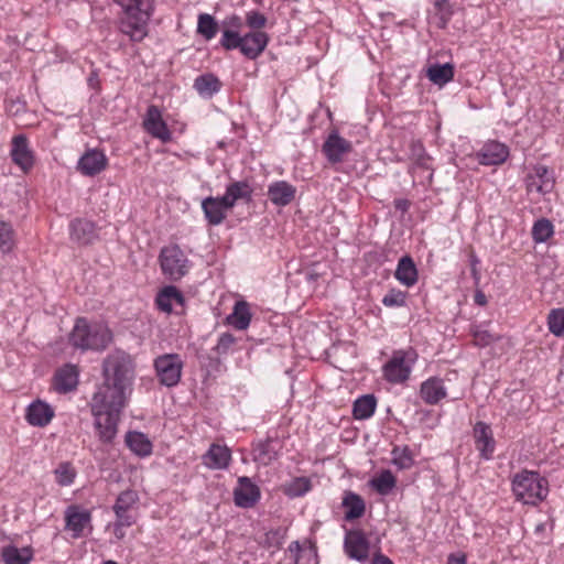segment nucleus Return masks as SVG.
Segmentation results:
<instances>
[{
	"instance_id": "nucleus-31",
	"label": "nucleus",
	"mask_w": 564,
	"mask_h": 564,
	"mask_svg": "<svg viewBox=\"0 0 564 564\" xmlns=\"http://www.w3.org/2000/svg\"><path fill=\"white\" fill-rule=\"evenodd\" d=\"M341 506L346 509V521L359 519L365 514L366 511V505L364 499L352 491H345Z\"/></svg>"
},
{
	"instance_id": "nucleus-10",
	"label": "nucleus",
	"mask_w": 564,
	"mask_h": 564,
	"mask_svg": "<svg viewBox=\"0 0 564 564\" xmlns=\"http://www.w3.org/2000/svg\"><path fill=\"white\" fill-rule=\"evenodd\" d=\"M527 189L529 193L536 192L539 194L551 193L554 188V175L545 165L538 164L525 178Z\"/></svg>"
},
{
	"instance_id": "nucleus-23",
	"label": "nucleus",
	"mask_w": 564,
	"mask_h": 564,
	"mask_svg": "<svg viewBox=\"0 0 564 564\" xmlns=\"http://www.w3.org/2000/svg\"><path fill=\"white\" fill-rule=\"evenodd\" d=\"M280 447V442L271 437L259 441L253 446V460L263 466H268L278 458Z\"/></svg>"
},
{
	"instance_id": "nucleus-33",
	"label": "nucleus",
	"mask_w": 564,
	"mask_h": 564,
	"mask_svg": "<svg viewBox=\"0 0 564 564\" xmlns=\"http://www.w3.org/2000/svg\"><path fill=\"white\" fill-rule=\"evenodd\" d=\"M251 321L250 306L246 301L236 302L231 314L227 316V323L238 330L249 327Z\"/></svg>"
},
{
	"instance_id": "nucleus-41",
	"label": "nucleus",
	"mask_w": 564,
	"mask_h": 564,
	"mask_svg": "<svg viewBox=\"0 0 564 564\" xmlns=\"http://www.w3.org/2000/svg\"><path fill=\"white\" fill-rule=\"evenodd\" d=\"M392 464L399 469H410L414 465V458L411 449L408 446L393 447L392 452Z\"/></svg>"
},
{
	"instance_id": "nucleus-19",
	"label": "nucleus",
	"mask_w": 564,
	"mask_h": 564,
	"mask_svg": "<svg viewBox=\"0 0 564 564\" xmlns=\"http://www.w3.org/2000/svg\"><path fill=\"white\" fill-rule=\"evenodd\" d=\"M509 150L503 143L489 141L479 150L477 159L481 165H499L507 160Z\"/></svg>"
},
{
	"instance_id": "nucleus-20",
	"label": "nucleus",
	"mask_w": 564,
	"mask_h": 564,
	"mask_svg": "<svg viewBox=\"0 0 564 564\" xmlns=\"http://www.w3.org/2000/svg\"><path fill=\"white\" fill-rule=\"evenodd\" d=\"M53 417V408L48 403L41 400L32 402L26 408L25 419L32 426L44 427L50 424Z\"/></svg>"
},
{
	"instance_id": "nucleus-7",
	"label": "nucleus",
	"mask_w": 564,
	"mask_h": 564,
	"mask_svg": "<svg viewBox=\"0 0 564 564\" xmlns=\"http://www.w3.org/2000/svg\"><path fill=\"white\" fill-rule=\"evenodd\" d=\"M159 260L163 274L172 281L181 280L188 272L189 261L177 245L163 247Z\"/></svg>"
},
{
	"instance_id": "nucleus-64",
	"label": "nucleus",
	"mask_w": 564,
	"mask_h": 564,
	"mask_svg": "<svg viewBox=\"0 0 564 564\" xmlns=\"http://www.w3.org/2000/svg\"><path fill=\"white\" fill-rule=\"evenodd\" d=\"M544 530H545V523H539V524H536V527H535V530H534V531H535V533H541V532H543Z\"/></svg>"
},
{
	"instance_id": "nucleus-12",
	"label": "nucleus",
	"mask_w": 564,
	"mask_h": 564,
	"mask_svg": "<svg viewBox=\"0 0 564 564\" xmlns=\"http://www.w3.org/2000/svg\"><path fill=\"white\" fill-rule=\"evenodd\" d=\"M91 522L89 510L82 509L79 506L72 505L65 510V529L72 532L74 539L82 538L84 530Z\"/></svg>"
},
{
	"instance_id": "nucleus-60",
	"label": "nucleus",
	"mask_w": 564,
	"mask_h": 564,
	"mask_svg": "<svg viewBox=\"0 0 564 564\" xmlns=\"http://www.w3.org/2000/svg\"><path fill=\"white\" fill-rule=\"evenodd\" d=\"M371 564H394L387 555L378 552L373 555Z\"/></svg>"
},
{
	"instance_id": "nucleus-59",
	"label": "nucleus",
	"mask_w": 564,
	"mask_h": 564,
	"mask_svg": "<svg viewBox=\"0 0 564 564\" xmlns=\"http://www.w3.org/2000/svg\"><path fill=\"white\" fill-rule=\"evenodd\" d=\"M393 204H394L395 209L400 210L401 213H406L411 205L410 202L404 198L394 199Z\"/></svg>"
},
{
	"instance_id": "nucleus-42",
	"label": "nucleus",
	"mask_w": 564,
	"mask_h": 564,
	"mask_svg": "<svg viewBox=\"0 0 564 564\" xmlns=\"http://www.w3.org/2000/svg\"><path fill=\"white\" fill-rule=\"evenodd\" d=\"M139 501V495L132 489L124 490L119 494L112 506L113 511L130 512L132 507Z\"/></svg>"
},
{
	"instance_id": "nucleus-55",
	"label": "nucleus",
	"mask_w": 564,
	"mask_h": 564,
	"mask_svg": "<svg viewBox=\"0 0 564 564\" xmlns=\"http://www.w3.org/2000/svg\"><path fill=\"white\" fill-rule=\"evenodd\" d=\"M434 6L436 10L441 13V20L443 25H445L452 15L451 3L448 0H435Z\"/></svg>"
},
{
	"instance_id": "nucleus-46",
	"label": "nucleus",
	"mask_w": 564,
	"mask_h": 564,
	"mask_svg": "<svg viewBox=\"0 0 564 564\" xmlns=\"http://www.w3.org/2000/svg\"><path fill=\"white\" fill-rule=\"evenodd\" d=\"M550 332L557 336H564V308L552 310L547 317Z\"/></svg>"
},
{
	"instance_id": "nucleus-6",
	"label": "nucleus",
	"mask_w": 564,
	"mask_h": 564,
	"mask_svg": "<svg viewBox=\"0 0 564 564\" xmlns=\"http://www.w3.org/2000/svg\"><path fill=\"white\" fill-rule=\"evenodd\" d=\"M416 359L417 354L412 348L395 350L391 359L383 366L386 379L391 383H403L409 379Z\"/></svg>"
},
{
	"instance_id": "nucleus-28",
	"label": "nucleus",
	"mask_w": 564,
	"mask_h": 564,
	"mask_svg": "<svg viewBox=\"0 0 564 564\" xmlns=\"http://www.w3.org/2000/svg\"><path fill=\"white\" fill-rule=\"evenodd\" d=\"M394 278L406 288H411L417 282V269L410 256H404L399 260Z\"/></svg>"
},
{
	"instance_id": "nucleus-48",
	"label": "nucleus",
	"mask_w": 564,
	"mask_h": 564,
	"mask_svg": "<svg viewBox=\"0 0 564 564\" xmlns=\"http://www.w3.org/2000/svg\"><path fill=\"white\" fill-rule=\"evenodd\" d=\"M311 490V481L305 477H297L293 479L286 487L285 494L289 497H301Z\"/></svg>"
},
{
	"instance_id": "nucleus-30",
	"label": "nucleus",
	"mask_w": 564,
	"mask_h": 564,
	"mask_svg": "<svg viewBox=\"0 0 564 564\" xmlns=\"http://www.w3.org/2000/svg\"><path fill=\"white\" fill-rule=\"evenodd\" d=\"M34 556L31 546L17 547L14 545H6L1 549V558L4 564H29Z\"/></svg>"
},
{
	"instance_id": "nucleus-32",
	"label": "nucleus",
	"mask_w": 564,
	"mask_h": 564,
	"mask_svg": "<svg viewBox=\"0 0 564 564\" xmlns=\"http://www.w3.org/2000/svg\"><path fill=\"white\" fill-rule=\"evenodd\" d=\"M288 551L294 555V564H318L317 547L312 542L302 547L299 541H293Z\"/></svg>"
},
{
	"instance_id": "nucleus-38",
	"label": "nucleus",
	"mask_w": 564,
	"mask_h": 564,
	"mask_svg": "<svg viewBox=\"0 0 564 564\" xmlns=\"http://www.w3.org/2000/svg\"><path fill=\"white\" fill-rule=\"evenodd\" d=\"M531 235L535 243L546 242L554 235V226L550 219L540 218L533 224Z\"/></svg>"
},
{
	"instance_id": "nucleus-11",
	"label": "nucleus",
	"mask_w": 564,
	"mask_h": 564,
	"mask_svg": "<svg viewBox=\"0 0 564 564\" xmlns=\"http://www.w3.org/2000/svg\"><path fill=\"white\" fill-rule=\"evenodd\" d=\"M473 436L479 456L486 460L491 459L496 448V441L490 425L482 421L477 422L474 425Z\"/></svg>"
},
{
	"instance_id": "nucleus-29",
	"label": "nucleus",
	"mask_w": 564,
	"mask_h": 564,
	"mask_svg": "<svg viewBox=\"0 0 564 564\" xmlns=\"http://www.w3.org/2000/svg\"><path fill=\"white\" fill-rule=\"evenodd\" d=\"M155 304L160 311L171 313L173 304H184V296L176 286L167 285L158 293Z\"/></svg>"
},
{
	"instance_id": "nucleus-15",
	"label": "nucleus",
	"mask_w": 564,
	"mask_h": 564,
	"mask_svg": "<svg viewBox=\"0 0 564 564\" xmlns=\"http://www.w3.org/2000/svg\"><path fill=\"white\" fill-rule=\"evenodd\" d=\"M12 161L23 171H30L34 165V155L24 134L13 137L11 143Z\"/></svg>"
},
{
	"instance_id": "nucleus-54",
	"label": "nucleus",
	"mask_w": 564,
	"mask_h": 564,
	"mask_svg": "<svg viewBox=\"0 0 564 564\" xmlns=\"http://www.w3.org/2000/svg\"><path fill=\"white\" fill-rule=\"evenodd\" d=\"M411 151H412V156L415 159V163L419 166L427 170L429 169V165H427L429 158L425 153V150H424L422 143L413 142Z\"/></svg>"
},
{
	"instance_id": "nucleus-22",
	"label": "nucleus",
	"mask_w": 564,
	"mask_h": 564,
	"mask_svg": "<svg viewBox=\"0 0 564 564\" xmlns=\"http://www.w3.org/2000/svg\"><path fill=\"white\" fill-rule=\"evenodd\" d=\"M72 240L80 245H89L97 239V228L95 223L77 218L69 225Z\"/></svg>"
},
{
	"instance_id": "nucleus-62",
	"label": "nucleus",
	"mask_w": 564,
	"mask_h": 564,
	"mask_svg": "<svg viewBox=\"0 0 564 564\" xmlns=\"http://www.w3.org/2000/svg\"><path fill=\"white\" fill-rule=\"evenodd\" d=\"M113 534L118 540L126 536L124 527L113 523Z\"/></svg>"
},
{
	"instance_id": "nucleus-8",
	"label": "nucleus",
	"mask_w": 564,
	"mask_h": 564,
	"mask_svg": "<svg viewBox=\"0 0 564 564\" xmlns=\"http://www.w3.org/2000/svg\"><path fill=\"white\" fill-rule=\"evenodd\" d=\"M154 369L161 384L175 387L182 377L183 361L177 354H164L154 359Z\"/></svg>"
},
{
	"instance_id": "nucleus-50",
	"label": "nucleus",
	"mask_w": 564,
	"mask_h": 564,
	"mask_svg": "<svg viewBox=\"0 0 564 564\" xmlns=\"http://www.w3.org/2000/svg\"><path fill=\"white\" fill-rule=\"evenodd\" d=\"M382 304L386 307H402L406 304V292L391 289L382 299Z\"/></svg>"
},
{
	"instance_id": "nucleus-26",
	"label": "nucleus",
	"mask_w": 564,
	"mask_h": 564,
	"mask_svg": "<svg viewBox=\"0 0 564 564\" xmlns=\"http://www.w3.org/2000/svg\"><path fill=\"white\" fill-rule=\"evenodd\" d=\"M204 464L212 469H225L231 460V453L227 446L212 444L203 456Z\"/></svg>"
},
{
	"instance_id": "nucleus-53",
	"label": "nucleus",
	"mask_w": 564,
	"mask_h": 564,
	"mask_svg": "<svg viewBox=\"0 0 564 564\" xmlns=\"http://www.w3.org/2000/svg\"><path fill=\"white\" fill-rule=\"evenodd\" d=\"M243 25H245V21L238 14L228 15L223 21V30H227V31H231V32L240 33Z\"/></svg>"
},
{
	"instance_id": "nucleus-39",
	"label": "nucleus",
	"mask_w": 564,
	"mask_h": 564,
	"mask_svg": "<svg viewBox=\"0 0 564 564\" xmlns=\"http://www.w3.org/2000/svg\"><path fill=\"white\" fill-rule=\"evenodd\" d=\"M219 31V25L215 18L208 13H200L197 21V33L206 41H210Z\"/></svg>"
},
{
	"instance_id": "nucleus-40",
	"label": "nucleus",
	"mask_w": 564,
	"mask_h": 564,
	"mask_svg": "<svg viewBox=\"0 0 564 564\" xmlns=\"http://www.w3.org/2000/svg\"><path fill=\"white\" fill-rule=\"evenodd\" d=\"M397 484V479L391 470H382L377 477L372 478L370 485L380 495H388Z\"/></svg>"
},
{
	"instance_id": "nucleus-34",
	"label": "nucleus",
	"mask_w": 564,
	"mask_h": 564,
	"mask_svg": "<svg viewBox=\"0 0 564 564\" xmlns=\"http://www.w3.org/2000/svg\"><path fill=\"white\" fill-rule=\"evenodd\" d=\"M126 443L128 447L140 457L149 456L152 453L151 441L141 432H128Z\"/></svg>"
},
{
	"instance_id": "nucleus-58",
	"label": "nucleus",
	"mask_w": 564,
	"mask_h": 564,
	"mask_svg": "<svg viewBox=\"0 0 564 564\" xmlns=\"http://www.w3.org/2000/svg\"><path fill=\"white\" fill-rule=\"evenodd\" d=\"M469 262H470L471 275L475 279V281L478 282V280L480 278L479 271L477 269V265L479 264V259L476 257V254L471 253L470 258H469Z\"/></svg>"
},
{
	"instance_id": "nucleus-45",
	"label": "nucleus",
	"mask_w": 564,
	"mask_h": 564,
	"mask_svg": "<svg viewBox=\"0 0 564 564\" xmlns=\"http://www.w3.org/2000/svg\"><path fill=\"white\" fill-rule=\"evenodd\" d=\"M15 246V234L9 223L0 221V251L8 253Z\"/></svg>"
},
{
	"instance_id": "nucleus-2",
	"label": "nucleus",
	"mask_w": 564,
	"mask_h": 564,
	"mask_svg": "<svg viewBox=\"0 0 564 564\" xmlns=\"http://www.w3.org/2000/svg\"><path fill=\"white\" fill-rule=\"evenodd\" d=\"M68 339L74 348L82 351H101L111 343L112 333L104 324L89 323L85 317H78Z\"/></svg>"
},
{
	"instance_id": "nucleus-51",
	"label": "nucleus",
	"mask_w": 564,
	"mask_h": 564,
	"mask_svg": "<svg viewBox=\"0 0 564 564\" xmlns=\"http://www.w3.org/2000/svg\"><path fill=\"white\" fill-rule=\"evenodd\" d=\"M241 39H242V35L240 33L223 30L220 45L227 51H232V50L240 51Z\"/></svg>"
},
{
	"instance_id": "nucleus-61",
	"label": "nucleus",
	"mask_w": 564,
	"mask_h": 564,
	"mask_svg": "<svg viewBox=\"0 0 564 564\" xmlns=\"http://www.w3.org/2000/svg\"><path fill=\"white\" fill-rule=\"evenodd\" d=\"M447 564H466L465 555L451 554L447 560Z\"/></svg>"
},
{
	"instance_id": "nucleus-21",
	"label": "nucleus",
	"mask_w": 564,
	"mask_h": 564,
	"mask_svg": "<svg viewBox=\"0 0 564 564\" xmlns=\"http://www.w3.org/2000/svg\"><path fill=\"white\" fill-rule=\"evenodd\" d=\"M268 197L275 206H286L295 198L296 188L286 181H275L268 186Z\"/></svg>"
},
{
	"instance_id": "nucleus-24",
	"label": "nucleus",
	"mask_w": 564,
	"mask_h": 564,
	"mask_svg": "<svg viewBox=\"0 0 564 564\" xmlns=\"http://www.w3.org/2000/svg\"><path fill=\"white\" fill-rule=\"evenodd\" d=\"M420 395L426 404H437L447 395L443 380L437 377L429 378L422 382Z\"/></svg>"
},
{
	"instance_id": "nucleus-63",
	"label": "nucleus",
	"mask_w": 564,
	"mask_h": 564,
	"mask_svg": "<svg viewBox=\"0 0 564 564\" xmlns=\"http://www.w3.org/2000/svg\"><path fill=\"white\" fill-rule=\"evenodd\" d=\"M474 300H475V303L480 306H484L487 303V297L481 291L476 292Z\"/></svg>"
},
{
	"instance_id": "nucleus-16",
	"label": "nucleus",
	"mask_w": 564,
	"mask_h": 564,
	"mask_svg": "<svg viewBox=\"0 0 564 564\" xmlns=\"http://www.w3.org/2000/svg\"><path fill=\"white\" fill-rule=\"evenodd\" d=\"M108 164V159L102 151L87 150L78 160L77 170L85 176H95L102 172Z\"/></svg>"
},
{
	"instance_id": "nucleus-36",
	"label": "nucleus",
	"mask_w": 564,
	"mask_h": 564,
	"mask_svg": "<svg viewBox=\"0 0 564 564\" xmlns=\"http://www.w3.org/2000/svg\"><path fill=\"white\" fill-rule=\"evenodd\" d=\"M376 406V397L373 394H365L354 402L352 415L356 420H367L373 415Z\"/></svg>"
},
{
	"instance_id": "nucleus-27",
	"label": "nucleus",
	"mask_w": 564,
	"mask_h": 564,
	"mask_svg": "<svg viewBox=\"0 0 564 564\" xmlns=\"http://www.w3.org/2000/svg\"><path fill=\"white\" fill-rule=\"evenodd\" d=\"M78 384V370L74 365H65L55 375V389L59 393H67Z\"/></svg>"
},
{
	"instance_id": "nucleus-43",
	"label": "nucleus",
	"mask_w": 564,
	"mask_h": 564,
	"mask_svg": "<svg viewBox=\"0 0 564 564\" xmlns=\"http://www.w3.org/2000/svg\"><path fill=\"white\" fill-rule=\"evenodd\" d=\"M226 189L235 202L239 199L250 202L252 198L253 189L246 181L230 183Z\"/></svg>"
},
{
	"instance_id": "nucleus-18",
	"label": "nucleus",
	"mask_w": 564,
	"mask_h": 564,
	"mask_svg": "<svg viewBox=\"0 0 564 564\" xmlns=\"http://www.w3.org/2000/svg\"><path fill=\"white\" fill-rule=\"evenodd\" d=\"M143 126L153 138H156L162 142H169L171 140V132L167 124L162 119L161 111L156 106L151 105L148 108Z\"/></svg>"
},
{
	"instance_id": "nucleus-5",
	"label": "nucleus",
	"mask_w": 564,
	"mask_h": 564,
	"mask_svg": "<svg viewBox=\"0 0 564 564\" xmlns=\"http://www.w3.org/2000/svg\"><path fill=\"white\" fill-rule=\"evenodd\" d=\"M512 491L518 501L536 506L547 496V480L536 471L522 470L512 478Z\"/></svg>"
},
{
	"instance_id": "nucleus-52",
	"label": "nucleus",
	"mask_w": 564,
	"mask_h": 564,
	"mask_svg": "<svg viewBox=\"0 0 564 564\" xmlns=\"http://www.w3.org/2000/svg\"><path fill=\"white\" fill-rule=\"evenodd\" d=\"M246 24L253 31H260L267 24V18L259 11H249L246 14Z\"/></svg>"
},
{
	"instance_id": "nucleus-25",
	"label": "nucleus",
	"mask_w": 564,
	"mask_h": 564,
	"mask_svg": "<svg viewBox=\"0 0 564 564\" xmlns=\"http://www.w3.org/2000/svg\"><path fill=\"white\" fill-rule=\"evenodd\" d=\"M223 83L213 73H205L194 79L193 88L204 99H210L220 91Z\"/></svg>"
},
{
	"instance_id": "nucleus-13",
	"label": "nucleus",
	"mask_w": 564,
	"mask_h": 564,
	"mask_svg": "<svg viewBox=\"0 0 564 564\" xmlns=\"http://www.w3.org/2000/svg\"><path fill=\"white\" fill-rule=\"evenodd\" d=\"M259 487L249 477L238 478V485L234 489V501L240 508H252L260 499Z\"/></svg>"
},
{
	"instance_id": "nucleus-4",
	"label": "nucleus",
	"mask_w": 564,
	"mask_h": 564,
	"mask_svg": "<svg viewBox=\"0 0 564 564\" xmlns=\"http://www.w3.org/2000/svg\"><path fill=\"white\" fill-rule=\"evenodd\" d=\"M127 402L116 404L112 400L106 399L105 402H98L97 397L93 395L90 408L95 416V427L99 440L102 443H111L117 435L120 413Z\"/></svg>"
},
{
	"instance_id": "nucleus-44",
	"label": "nucleus",
	"mask_w": 564,
	"mask_h": 564,
	"mask_svg": "<svg viewBox=\"0 0 564 564\" xmlns=\"http://www.w3.org/2000/svg\"><path fill=\"white\" fill-rule=\"evenodd\" d=\"M56 482L62 486H70L76 477V470L70 463H61L54 470Z\"/></svg>"
},
{
	"instance_id": "nucleus-56",
	"label": "nucleus",
	"mask_w": 564,
	"mask_h": 564,
	"mask_svg": "<svg viewBox=\"0 0 564 564\" xmlns=\"http://www.w3.org/2000/svg\"><path fill=\"white\" fill-rule=\"evenodd\" d=\"M116 516V524L122 525L124 528L131 527L135 523L137 519L131 512H120L113 511Z\"/></svg>"
},
{
	"instance_id": "nucleus-3",
	"label": "nucleus",
	"mask_w": 564,
	"mask_h": 564,
	"mask_svg": "<svg viewBox=\"0 0 564 564\" xmlns=\"http://www.w3.org/2000/svg\"><path fill=\"white\" fill-rule=\"evenodd\" d=\"M123 9L120 31L133 42H141L148 35L151 6L148 0H113Z\"/></svg>"
},
{
	"instance_id": "nucleus-57",
	"label": "nucleus",
	"mask_w": 564,
	"mask_h": 564,
	"mask_svg": "<svg viewBox=\"0 0 564 564\" xmlns=\"http://www.w3.org/2000/svg\"><path fill=\"white\" fill-rule=\"evenodd\" d=\"M218 200L220 207L227 213V210L231 209L236 202L231 198L228 191L226 189L225 194L220 197H215Z\"/></svg>"
},
{
	"instance_id": "nucleus-49",
	"label": "nucleus",
	"mask_w": 564,
	"mask_h": 564,
	"mask_svg": "<svg viewBox=\"0 0 564 564\" xmlns=\"http://www.w3.org/2000/svg\"><path fill=\"white\" fill-rule=\"evenodd\" d=\"M237 339L230 333H223L216 346L213 348L217 356H226L229 352L234 351V346L236 345Z\"/></svg>"
},
{
	"instance_id": "nucleus-37",
	"label": "nucleus",
	"mask_w": 564,
	"mask_h": 564,
	"mask_svg": "<svg viewBox=\"0 0 564 564\" xmlns=\"http://www.w3.org/2000/svg\"><path fill=\"white\" fill-rule=\"evenodd\" d=\"M429 79L436 85H445L454 77V66L449 63L435 64L427 69Z\"/></svg>"
},
{
	"instance_id": "nucleus-9",
	"label": "nucleus",
	"mask_w": 564,
	"mask_h": 564,
	"mask_svg": "<svg viewBox=\"0 0 564 564\" xmlns=\"http://www.w3.org/2000/svg\"><path fill=\"white\" fill-rule=\"evenodd\" d=\"M344 551L349 558L367 562L370 553V543L361 530L346 531Z\"/></svg>"
},
{
	"instance_id": "nucleus-14",
	"label": "nucleus",
	"mask_w": 564,
	"mask_h": 564,
	"mask_svg": "<svg viewBox=\"0 0 564 564\" xmlns=\"http://www.w3.org/2000/svg\"><path fill=\"white\" fill-rule=\"evenodd\" d=\"M351 150V142L340 137L337 132L329 133L322 148L323 153L332 164L341 162L344 156L350 153Z\"/></svg>"
},
{
	"instance_id": "nucleus-1",
	"label": "nucleus",
	"mask_w": 564,
	"mask_h": 564,
	"mask_svg": "<svg viewBox=\"0 0 564 564\" xmlns=\"http://www.w3.org/2000/svg\"><path fill=\"white\" fill-rule=\"evenodd\" d=\"M135 360L122 349H113L102 360L104 381L94 393L98 402L106 399L113 403L127 402L135 378Z\"/></svg>"
},
{
	"instance_id": "nucleus-17",
	"label": "nucleus",
	"mask_w": 564,
	"mask_h": 564,
	"mask_svg": "<svg viewBox=\"0 0 564 564\" xmlns=\"http://www.w3.org/2000/svg\"><path fill=\"white\" fill-rule=\"evenodd\" d=\"M269 35L263 31H251L242 35L240 53L249 58H258L269 43Z\"/></svg>"
},
{
	"instance_id": "nucleus-35",
	"label": "nucleus",
	"mask_w": 564,
	"mask_h": 564,
	"mask_svg": "<svg viewBox=\"0 0 564 564\" xmlns=\"http://www.w3.org/2000/svg\"><path fill=\"white\" fill-rule=\"evenodd\" d=\"M202 209L207 223L212 226L220 225L226 218V212L213 196H208L202 200Z\"/></svg>"
},
{
	"instance_id": "nucleus-47",
	"label": "nucleus",
	"mask_w": 564,
	"mask_h": 564,
	"mask_svg": "<svg viewBox=\"0 0 564 564\" xmlns=\"http://www.w3.org/2000/svg\"><path fill=\"white\" fill-rule=\"evenodd\" d=\"M471 333L474 336V343L478 347H487L500 339L499 335L485 329L482 326H475Z\"/></svg>"
}]
</instances>
